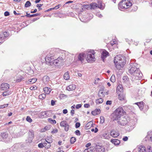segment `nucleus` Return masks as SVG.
Wrapping results in <instances>:
<instances>
[{
    "instance_id": "obj_1",
    "label": "nucleus",
    "mask_w": 152,
    "mask_h": 152,
    "mask_svg": "<svg viewBox=\"0 0 152 152\" xmlns=\"http://www.w3.org/2000/svg\"><path fill=\"white\" fill-rule=\"evenodd\" d=\"M114 62L116 68L118 70L121 69L125 64L124 57L120 55L116 56L114 58Z\"/></svg>"
},
{
    "instance_id": "obj_2",
    "label": "nucleus",
    "mask_w": 152,
    "mask_h": 152,
    "mask_svg": "<svg viewBox=\"0 0 152 152\" xmlns=\"http://www.w3.org/2000/svg\"><path fill=\"white\" fill-rule=\"evenodd\" d=\"M125 113L122 107H119L116 109L113 114V120H118L123 116V115Z\"/></svg>"
},
{
    "instance_id": "obj_3",
    "label": "nucleus",
    "mask_w": 152,
    "mask_h": 152,
    "mask_svg": "<svg viewBox=\"0 0 152 152\" xmlns=\"http://www.w3.org/2000/svg\"><path fill=\"white\" fill-rule=\"evenodd\" d=\"M132 5L131 0H122L118 4V9L121 10L129 8Z\"/></svg>"
},
{
    "instance_id": "obj_4",
    "label": "nucleus",
    "mask_w": 152,
    "mask_h": 152,
    "mask_svg": "<svg viewBox=\"0 0 152 152\" xmlns=\"http://www.w3.org/2000/svg\"><path fill=\"white\" fill-rule=\"evenodd\" d=\"M95 53L93 50H90L87 53L86 60L88 62L91 63L95 61L94 54Z\"/></svg>"
},
{
    "instance_id": "obj_5",
    "label": "nucleus",
    "mask_w": 152,
    "mask_h": 152,
    "mask_svg": "<svg viewBox=\"0 0 152 152\" xmlns=\"http://www.w3.org/2000/svg\"><path fill=\"white\" fill-rule=\"evenodd\" d=\"M56 58V57L54 54L52 52H50V53L48 54L46 56L45 60L46 62L48 64L50 65L51 62H52L54 59Z\"/></svg>"
},
{
    "instance_id": "obj_6",
    "label": "nucleus",
    "mask_w": 152,
    "mask_h": 152,
    "mask_svg": "<svg viewBox=\"0 0 152 152\" xmlns=\"http://www.w3.org/2000/svg\"><path fill=\"white\" fill-rule=\"evenodd\" d=\"M64 59L61 57H59L56 58H55L52 62H51L50 65H54L55 66H58L62 64Z\"/></svg>"
},
{
    "instance_id": "obj_7",
    "label": "nucleus",
    "mask_w": 152,
    "mask_h": 152,
    "mask_svg": "<svg viewBox=\"0 0 152 152\" xmlns=\"http://www.w3.org/2000/svg\"><path fill=\"white\" fill-rule=\"evenodd\" d=\"M142 74L139 69L136 71V72L134 73L132 76V81H134L135 80H140L142 78Z\"/></svg>"
},
{
    "instance_id": "obj_8",
    "label": "nucleus",
    "mask_w": 152,
    "mask_h": 152,
    "mask_svg": "<svg viewBox=\"0 0 152 152\" xmlns=\"http://www.w3.org/2000/svg\"><path fill=\"white\" fill-rule=\"evenodd\" d=\"M116 120L117 121L118 124L121 126H124L127 124V120L126 118L124 116Z\"/></svg>"
},
{
    "instance_id": "obj_9",
    "label": "nucleus",
    "mask_w": 152,
    "mask_h": 152,
    "mask_svg": "<svg viewBox=\"0 0 152 152\" xmlns=\"http://www.w3.org/2000/svg\"><path fill=\"white\" fill-rule=\"evenodd\" d=\"M60 126L64 128L65 131L67 132L69 130V126L66 121H61L60 123Z\"/></svg>"
},
{
    "instance_id": "obj_10",
    "label": "nucleus",
    "mask_w": 152,
    "mask_h": 152,
    "mask_svg": "<svg viewBox=\"0 0 152 152\" xmlns=\"http://www.w3.org/2000/svg\"><path fill=\"white\" fill-rule=\"evenodd\" d=\"M136 64H134L131 65V68L130 69H129V72L132 75L134 73L136 72V71L139 69L138 68H137L136 66Z\"/></svg>"
},
{
    "instance_id": "obj_11",
    "label": "nucleus",
    "mask_w": 152,
    "mask_h": 152,
    "mask_svg": "<svg viewBox=\"0 0 152 152\" xmlns=\"http://www.w3.org/2000/svg\"><path fill=\"white\" fill-rule=\"evenodd\" d=\"M48 111H42L39 114V118H46L48 116Z\"/></svg>"
},
{
    "instance_id": "obj_12",
    "label": "nucleus",
    "mask_w": 152,
    "mask_h": 152,
    "mask_svg": "<svg viewBox=\"0 0 152 152\" xmlns=\"http://www.w3.org/2000/svg\"><path fill=\"white\" fill-rule=\"evenodd\" d=\"M109 53L105 50H102V53L101 58L104 61V59L108 56Z\"/></svg>"
},
{
    "instance_id": "obj_13",
    "label": "nucleus",
    "mask_w": 152,
    "mask_h": 152,
    "mask_svg": "<svg viewBox=\"0 0 152 152\" xmlns=\"http://www.w3.org/2000/svg\"><path fill=\"white\" fill-rule=\"evenodd\" d=\"M9 88V85L7 83H3L1 86V88L3 90L6 91Z\"/></svg>"
},
{
    "instance_id": "obj_14",
    "label": "nucleus",
    "mask_w": 152,
    "mask_h": 152,
    "mask_svg": "<svg viewBox=\"0 0 152 152\" xmlns=\"http://www.w3.org/2000/svg\"><path fill=\"white\" fill-rule=\"evenodd\" d=\"M110 134L111 136L114 137H116L119 135L118 131H116L114 130H112L110 132Z\"/></svg>"
},
{
    "instance_id": "obj_15",
    "label": "nucleus",
    "mask_w": 152,
    "mask_h": 152,
    "mask_svg": "<svg viewBox=\"0 0 152 152\" xmlns=\"http://www.w3.org/2000/svg\"><path fill=\"white\" fill-rule=\"evenodd\" d=\"M78 61H80L81 63H83L85 58V54L83 53L80 54L78 56Z\"/></svg>"
},
{
    "instance_id": "obj_16",
    "label": "nucleus",
    "mask_w": 152,
    "mask_h": 152,
    "mask_svg": "<svg viewBox=\"0 0 152 152\" xmlns=\"http://www.w3.org/2000/svg\"><path fill=\"white\" fill-rule=\"evenodd\" d=\"M138 152H146V149L143 145L139 146L137 148Z\"/></svg>"
},
{
    "instance_id": "obj_17",
    "label": "nucleus",
    "mask_w": 152,
    "mask_h": 152,
    "mask_svg": "<svg viewBox=\"0 0 152 152\" xmlns=\"http://www.w3.org/2000/svg\"><path fill=\"white\" fill-rule=\"evenodd\" d=\"M42 80L45 84H47L50 80L49 77L48 76H45L43 77Z\"/></svg>"
},
{
    "instance_id": "obj_18",
    "label": "nucleus",
    "mask_w": 152,
    "mask_h": 152,
    "mask_svg": "<svg viewBox=\"0 0 152 152\" xmlns=\"http://www.w3.org/2000/svg\"><path fill=\"white\" fill-rule=\"evenodd\" d=\"M75 88V85L74 84H72L68 86L66 88V89L69 91H73L74 90Z\"/></svg>"
},
{
    "instance_id": "obj_19",
    "label": "nucleus",
    "mask_w": 152,
    "mask_h": 152,
    "mask_svg": "<svg viewBox=\"0 0 152 152\" xmlns=\"http://www.w3.org/2000/svg\"><path fill=\"white\" fill-rule=\"evenodd\" d=\"M117 91L118 93H121L123 92V88L121 85H119L117 88Z\"/></svg>"
},
{
    "instance_id": "obj_20",
    "label": "nucleus",
    "mask_w": 152,
    "mask_h": 152,
    "mask_svg": "<svg viewBox=\"0 0 152 152\" xmlns=\"http://www.w3.org/2000/svg\"><path fill=\"white\" fill-rule=\"evenodd\" d=\"M143 104L144 103L143 102H141L135 103L134 104H137L140 109L141 110L143 109L144 107Z\"/></svg>"
},
{
    "instance_id": "obj_21",
    "label": "nucleus",
    "mask_w": 152,
    "mask_h": 152,
    "mask_svg": "<svg viewBox=\"0 0 152 152\" xmlns=\"http://www.w3.org/2000/svg\"><path fill=\"white\" fill-rule=\"evenodd\" d=\"M96 149L98 152H104L105 151V149L103 146L99 145L97 146Z\"/></svg>"
},
{
    "instance_id": "obj_22",
    "label": "nucleus",
    "mask_w": 152,
    "mask_h": 152,
    "mask_svg": "<svg viewBox=\"0 0 152 152\" xmlns=\"http://www.w3.org/2000/svg\"><path fill=\"white\" fill-rule=\"evenodd\" d=\"M100 112V110L99 109H96L91 112V113L93 115H96L99 114Z\"/></svg>"
},
{
    "instance_id": "obj_23",
    "label": "nucleus",
    "mask_w": 152,
    "mask_h": 152,
    "mask_svg": "<svg viewBox=\"0 0 152 152\" xmlns=\"http://www.w3.org/2000/svg\"><path fill=\"white\" fill-rule=\"evenodd\" d=\"M146 138L148 139L149 141L152 142V131L148 132V135L146 136Z\"/></svg>"
},
{
    "instance_id": "obj_24",
    "label": "nucleus",
    "mask_w": 152,
    "mask_h": 152,
    "mask_svg": "<svg viewBox=\"0 0 152 152\" xmlns=\"http://www.w3.org/2000/svg\"><path fill=\"white\" fill-rule=\"evenodd\" d=\"M111 142L115 145H118L120 142L119 140L116 139H112L111 140Z\"/></svg>"
},
{
    "instance_id": "obj_25",
    "label": "nucleus",
    "mask_w": 152,
    "mask_h": 152,
    "mask_svg": "<svg viewBox=\"0 0 152 152\" xmlns=\"http://www.w3.org/2000/svg\"><path fill=\"white\" fill-rule=\"evenodd\" d=\"M93 123L91 122H89L88 123L85 127V129H89L92 126Z\"/></svg>"
},
{
    "instance_id": "obj_26",
    "label": "nucleus",
    "mask_w": 152,
    "mask_h": 152,
    "mask_svg": "<svg viewBox=\"0 0 152 152\" xmlns=\"http://www.w3.org/2000/svg\"><path fill=\"white\" fill-rule=\"evenodd\" d=\"M37 80V79L34 78L30 79H29L28 81L27 82V84H33L35 83Z\"/></svg>"
},
{
    "instance_id": "obj_27",
    "label": "nucleus",
    "mask_w": 152,
    "mask_h": 152,
    "mask_svg": "<svg viewBox=\"0 0 152 152\" xmlns=\"http://www.w3.org/2000/svg\"><path fill=\"white\" fill-rule=\"evenodd\" d=\"M45 93L47 94H49L51 92V89L50 88L46 87L44 88Z\"/></svg>"
},
{
    "instance_id": "obj_28",
    "label": "nucleus",
    "mask_w": 152,
    "mask_h": 152,
    "mask_svg": "<svg viewBox=\"0 0 152 152\" xmlns=\"http://www.w3.org/2000/svg\"><path fill=\"white\" fill-rule=\"evenodd\" d=\"M69 72H66L64 75V78L66 80H68L69 78Z\"/></svg>"
},
{
    "instance_id": "obj_29",
    "label": "nucleus",
    "mask_w": 152,
    "mask_h": 152,
    "mask_svg": "<svg viewBox=\"0 0 152 152\" xmlns=\"http://www.w3.org/2000/svg\"><path fill=\"white\" fill-rule=\"evenodd\" d=\"M103 101V99L102 98L97 99L95 100V102L97 104L102 103Z\"/></svg>"
},
{
    "instance_id": "obj_30",
    "label": "nucleus",
    "mask_w": 152,
    "mask_h": 152,
    "mask_svg": "<svg viewBox=\"0 0 152 152\" xmlns=\"http://www.w3.org/2000/svg\"><path fill=\"white\" fill-rule=\"evenodd\" d=\"M46 142H47L48 143H47V145H46L45 146V148L47 149H48L50 148V143L52 142V141H48L47 140H46Z\"/></svg>"
},
{
    "instance_id": "obj_31",
    "label": "nucleus",
    "mask_w": 152,
    "mask_h": 152,
    "mask_svg": "<svg viewBox=\"0 0 152 152\" xmlns=\"http://www.w3.org/2000/svg\"><path fill=\"white\" fill-rule=\"evenodd\" d=\"M90 5L91 7V8L93 9H95L98 6V4H97L96 3H92Z\"/></svg>"
},
{
    "instance_id": "obj_32",
    "label": "nucleus",
    "mask_w": 152,
    "mask_h": 152,
    "mask_svg": "<svg viewBox=\"0 0 152 152\" xmlns=\"http://www.w3.org/2000/svg\"><path fill=\"white\" fill-rule=\"evenodd\" d=\"M6 38L1 34L0 35V43H2Z\"/></svg>"
},
{
    "instance_id": "obj_33",
    "label": "nucleus",
    "mask_w": 152,
    "mask_h": 152,
    "mask_svg": "<svg viewBox=\"0 0 152 152\" xmlns=\"http://www.w3.org/2000/svg\"><path fill=\"white\" fill-rule=\"evenodd\" d=\"M1 137L3 139L6 138L8 137V134L6 132H3L1 134Z\"/></svg>"
},
{
    "instance_id": "obj_34",
    "label": "nucleus",
    "mask_w": 152,
    "mask_h": 152,
    "mask_svg": "<svg viewBox=\"0 0 152 152\" xmlns=\"http://www.w3.org/2000/svg\"><path fill=\"white\" fill-rule=\"evenodd\" d=\"M118 99L120 100H122L124 99V96L122 95H121V93H118Z\"/></svg>"
},
{
    "instance_id": "obj_35",
    "label": "nucleus",
    "mask_w": 152,
    "mask_h": 152,
    "mask_svg": "<svg viewBox=\"0 0 152 152\" xmlns=\"http://www.w3.org/2000/svg\"><path fill=\"white\" fill-rule=\"evenodd\" d=\"M101 137L102 138L107 139L108 138L109 136L108 134L106 133H104L102 135Z\"/></svg>"
},
{
    "instance_id": "obj_36",
    "label": "nucleus",
    "mask_w": 152,
    "mask_h": 152,
    "mask_svg": "<svg viewBox=\"0 0 152 152\" xmlns=\"http://www.w3.org/2000/svg\"><path fill=\"white\" fill-rule=\"evenodd\" d=\"M93 148L90 147L85 149L83 152H93Z\"/></svg>"
},
{
    "instance_id": "obj_37",
    "label": "nucleus",
    "mask_w": 152,
    "mask_h": 152,
    "mask_svg": "<svg viewBox=\"0 0 152 152\" xmlns=\"http://www.w3.org/2000/svg\"><path fill=\"white\" fill-rule=\"evenodd\" d=\"M46 96L45 94H42L39 96V98L40 99H45V98Z\"/></svg>"
},
{
    "instance_id": "obj_38",
    "label": "nucleus",
    "mask_w": 152,
    "mask_h": 152,
    "mask_svg": "<svg viewBox=\"0 0 152 152\" xmlns=\"http://www.w3.org/2000/svg\"><path fill=\"white\" fill-rule=\"evenodd\" d=\"M31 5V3L29 1H27L26 3L25 6L26 7H30Z\"/></svg>"
},
{
    "instance_id": "obj_39",
    "label": "nucleus",
    "mask_w": 152,
    "mask_h": 152,
    "mask_svg": "<svg viewBox=\"0 0 152 152\" xmlns=\"http://www.w3.org/2000/svg\"><path fill=\"white\" fill-rule=\"evenodd\" d=\"M34 133L33 132L30 131L29 133V135L28 137L30 138H31L33 139L34 137Z\"/></svg>"
},
{
    "instance_id": "obj_40",
    "label": "nucleus",
    "mask_w": 152,
    "mask_h": 152,
    "mask_svg": "<svg viewBox=\"0 0 152 152\" xmlns=\"http://www.w3.org/2000/svg\"><path fill=\"white\" fill-rule=\"evenodd\" d=\"M48 121L51 124H55L56 121L55 120H53L52 119L49 118L48 119Z\"/></svg>"
},
{
    "instance_id": "obj_41",
    "label": "nucleus",
    "mask_w": 152,
    "mask_h": 152,
    "mask_svg": "<svg viewBox=\"0 0 152 152\" xmlns=\"http://www.w3.org/2000/svg\"><path fill=\"white\" fill-rule=\"evenodd\" d=\"M12 136L14 138H16L20 136L19 134L17 133H13L12 134Z\"/></svg>"
},
{
    "instance_id": "obj_42",
    "label": "nucleus",
    "mask_w": 152,
    "mask_h": 152,
    "mask_svg": "<svg viewBox=\"0 0 152 152\" xmlns=\"http://www.w3.org/2000/svg\"><path fill=\"white\" fill-rule=\"evenodd\" d=\"M10 93L8 91H5L3 93L2 95L4 96H7L10 94Z\"/></svg>"
},
{
    "instance_id": "obj_43",
    "label": "nucleus",
    "mask_w": 152,
    "mask_h": 152,
    "mask_svg": "<svg viewBox=\"0 0 152 152\" xmlns=\"http://www.w3.org/2000/svg\"><path fill=\"white\" fill-rule=\"evenodd\" d=\"M89 7V5L88 4L83 5L82 7V9L84 10V9H87Z\"/></svg>"
},
{
    "instance_id": "obj_44",
    "label": "nucleus",
    "mask_w": 152,
    "mask_h": 152,
    "mask_svg": "<svg viewBox=\"0 0 152 152\" xmlns=\"http://www.w3.org/2000/svg\"><path fill=\"white\" fill-rule=\"evenodd\" d=\"M76 141V139L74 137H72L71 138L70 142L72 144L74 143Z\"/></svg>"
},
{
    "instance_id": "obj_45",
    "label": "nucleus",
    "mask_w": 152,
    "mask_h": 152,
    "mask_svg": "<svg viewBox=\"0 0 152 152\" xmlns=\"http://www.w3.org/2000/svg\"><path fill=\"white\" fill-rule=\"evenodd\" d=\"M26 121L29 122L31 123L32 121V120L29 116H27L26 118Z\"/></svg>"
},
{
    "instance_id": "obj_46",
    "label": "nucleus",
    "mask_w": 152,
    "mask_h": 152,
    "mask_svg": "<svg viewBox=\"0 0 152 152\" xmlns=\"http://www.w3.org/2000/svg\"><path fill=\"white\" fill-rule=\"evenodd\" d=\"M100 122L102 123H103L104 121V118L103 116H101L100 117Z\"/></svg>"
},
{
    "instance_id": "obj_47",
    "label": "nucleus",
    "mask_w": 152,
    "mask_h": 152,
    "mask_svg": "<svg viewBox=\"0 0 152 152\" xmlns=\"http://www.w3.org/2000/svg\"><path fill=\"white\" fill-rule=\"evenodd\" d=\"M50 127L49 126H46L44 128V129H43V130L42 131V132H45V131L48 130Z\"/></svg>"
},
{
    "instance_id": "obj_48",
    "label": "nucleus",
    "mask_w": 152,
    "mask_h": 152,
    "mask_svg": "<svg viewBox=\"0 0 152 152\" xmlns=\"http://www.w3.org/2000/svg\"><path fill=\"white\" fill-rule=\"evenodd\" d=\"M32 140L33 139L31 138L28 137V139L26 141L27 142L30 143L32 142Z\"/></svg>"
},
{
    "instance_id": "obj_49",
    "label": "nucleus",
    "mask_w": 152,
    "mask_h": 152,
    "mask_svg": "<svg viewBox=\"0 0 152 152\" xmlns=\"http://www.w3.org/2000/svg\"><path fill=\"white\" fill-rule=\"evenodd\" d=\"M110 81L113 83L115 82V76H112L110 79Z\"/></svg>"
},
{
    "instance_id": "obj_50",
    "label": "nucleus",
    "mask_w": 152,
    "mask_h": 152,
    "mask_svg": "<svg viewBox=\"0 0 152 152\" xmlns=\"http://www.w3.org/2000/svg\"><path fill=\"white\" fill-rule=\"evenodd\" d=\"M130 122L131 123V125H134L136 123V121H134L133 122V119H131L130 120Z\"/></svg>"
},
{
    "instance_id": "obj_51",
    "label": "nucleus",
    "mask_w": 152,
    "mask_h": 152,
    "mask_svg": "<svg viewBox=\"0 0 152 152\" xmlns=\"http://www.w3.org/2000/svg\"><path fill=\"white\" fill-rule=\"evenodd\" d=\"M45 146L46 145H44L43 144V143H39L38 145V146L40 148H43L44 147H45Z\"/></svg>"
},
{
    "instance_id": "obj_52",
    "label": "nucleus",
    "mask_w": 152,
    "mask_h": 152,
    "mask_svg": "<svg viewBox=\"0 0 152 152\" xmlns=\"http://www.w3.org/2000/svg\"><path fill=\"white\" fill-rule=\"evenodd\" d=\"M75 134L77 135L80 136V132L79 130H76L75 131Z\"/></svg>"
},
{
    "instance_id": "obj_53",
    "label": "nucleus",
    "mask_w": 152,
    "mask_h": 152,
    "mask_svg": "<svg viewBox=\"0 0 152 152\" xmlns=\"http://www.w3.org/2000/svg\"><path fill=\"white\" fill-rule=\"evenodd\" d=\"M80 125V123L79 122H77L76 123L75 125V127L76 128L79 127Z\"/></svg>"
},
{
    "instance_id": "obj_54",
    "label": "nucleus",
    "mask_w": 152,
    "mask_h": 152,
    "mask_svg": "<svg viewBox=\"0 0 152 152\" xmlns=\"http://www.w3.org/2000/svg\"><path fill=\"white\" fill-rule=\"evenodd\" d=\"M37 87L36 86H31L30 88V89L31 90H35L37 89Z\"/></svg>"
},
{
    "instance_id": "obj_55",
    "label": "nucleus",
    "mask_w": 152,
    "mask_h": 152,
    "mask_svg": "<svg viewBox=\"0 0 152 152\" xmlns=\"http://www.w3.org/2000/svg\"><path fill=\"white\" fill-rule=\"evenodd\" d=\"M3 34L4 36L5 37V38H6V37H7V36L8 35V33L6 32H4L3 33V34Z\"/></svg>"
},
{
    "instance_id": "obj_56",
    "label": "nucleus",
    "mask_w": 152,
    "mask_h": 152,
    "mask_svg": "<svg viewBox=\"0 0 152 152\" xmlns=\"http://www.w3.org/2000/svg\"><path fill=\"white\" fill-rule=\"evenodd\" d=\"M58 131V130L57 129H53L51 132V133L52 134H54L57 133Z\"/></svg>"
},
{
    "instance_id": "obj_57",
    "label": "nucleus",
    "mask_w": 152,
    "mask_h": 152,
    "mask_svg": "<svg viewBox=\"0 0 152 152\" xmlns=\"http://www.w3.org/2000/svg\"><path fill=\"white\" fill-rule=\"evenodd\" d=\"M82 105L80 104H77L76 106V108L77 109H78L79 108L81 107Z\"/></svg>"
},
{
    "instance_id": "obj_58",
    "label": "nucleus",
    "mask_w": 152,
    "mask_h": 152,
    "mask_svg": "<svg viewBox=\"0 0 152 152\" xmlns=\"http://www.w3.org/2000/svg\"><path fill=\"white\" fill-rule=\"evenodd\" d=\"M39 15L38 13H36L34 14L31 15H30V17H34L35 16H37Z\"/></svg>"
},
{
    "instance_id": "obj_59",
    "label": "nucleus",
    "mask_w": 152,
    "mask_h": 152,
    "mask_svg": "<svg viewBox=\"0 0 152 152\" xmlns=\"http://www.w3.org/2000/svg\"><path fill=\"white\" fill-rule=\"evenodd\" d=\"M112 102L111 101L107 100L106 102L107 105H111L112 104Z\"/></svg>"
},
{
    "instance_id": "obj_60",
    "label": "nucleus",
    "mask_w": 152,
    "mask_h": 152,
    "mask_svg": "<svg viewBox=\"0 0 152 152\" xmlns=\"http://www.w3.org/2000/svg\"><path fill=\"white\" fill-rule=\"evenodd\" d=\"M43 5V4H37V6L38 7V9L39 10H41L42 8L40 7L41 6Z\"/></svg>"
},
{
    "instance_id": "obj_61",
    "label": "nucleus",
    "mask_w": 152,
    "mask_h": 152,
    "mask_svg": "<svg viewBox=\"0 0 152 152\" xmlns=\"http://www.w3.org/2000/svg\"><path fill=\"white\" fill-rule=\"evenodd\" d=\"M4 15L5 16H7L9 15H10V13L6 11L5 12Z\"/></svg>"
},
{
    "instance_id": "obj_62",
    "label": "nucleus",
    "mask_w": 152,
    "mask_h": 152,
    "mask_svg": "<svg viewBox=\"0 0 152 152\" xmlns=\"http://www.w3.org/2000/svg\"><path fill=\"white\" fill-rule=\"evenodd\" d=\"M55 101L52 100L51 101V104L52 106H54L55 104Z\"/></svg>"
},
{
    "instance_id": "obj_63",
    "label": "nucleus",
    "mask_w": 152,
    "mask_h": 152,
    "mask_svg": "<svg viewBox=\"0 0 152 152\" xmlns=\"http://www.w3.org/2000/svg\"><path fill=\"white\" fill-rule=\"evenodd\" d=\"M70 113L71 115L72 116L75 113V111L73 110H71Z\"/></svg>"
},
{
    "instance_id": "obj_64",
    "label": "nucleus",
    "mask_w": 152,
    "mask_h": 152,
    "mask_svg": "<svg viewBox=\"0 0 152 152\" xmlns=\"http://www.w3.org/2000/svg\"><path fill=\"white\" fill-rule=\"evenodd\" d=\"M60 5L59 4V5L56 6L55 7H53V9H55V10L57 9L60 7Z\"/></svg>"
}]
</instances>
